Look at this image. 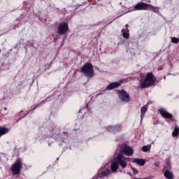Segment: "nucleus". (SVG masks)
I'll return each instance as SVG.
<instances>
[{
	"label": "nucleus",
	"instance_id": "nucleus-11",
	"mask_svg": "<svg viewBox=\"0 0 179 179\" xmlns=\"http://www.w3.org/2000/svg\"><path fill=\"white\" fill-rule=\"evenodd\" d=\"M159 113L164 118H168L169 120H171V118H173V115H171L164 109H160Z\"/></svg>",
	"mask_w": 179,
	"mask_h": 179
},
{
	"label": "nucleus",
	"instance_id": "nucleus-8",
	"mask_svg": "<svg viewBox=\"0 0 179 179\" xmlns=\"http://www.w3.org/2000/svg\"><path fill=\"white\" fill-rule=\"evenodd\" d=\"M111 174V171L108 169H103V168H101L98 171V177H107V176H110Z\"/></svg>",
	"mask_w": 179,
	"mask_h": 179
},
{
	"label": "nucleus",
	"instance_id": "nucleus-9",
	"mask_svg": "<svg viewBox=\"0 0 179 179\" xmlns=\"http://www.w3.org/2000/svg\"><path fill=\"white\" fill-rule=\"evenodd\" d=\"M122 152L126 156H132L134 155V149L129 145H124L122 148Z\"/></svg>",
	"mask_w": 179,
	"mask_h": 179
},
{
	"label": "nucleus",
	"instance_id": "nucleus-1",
	"mask_svg": "<svg viewBox=\"0 0 179 179\" xmlns=\"http://www.w3.org/2000/svg\"><path fill=\"white\" fill-rule=\"evenodd\" d=\"M155 82H156V78L152 73H148L145 78L141 79L138 83V89H146V87H150V86H153L155 85Z\"/></svg>",
	"mask_w": 179,
	"mask_h": 179
},
{
	"label": "nucleus",
	"instance_id": "nucleus-21",
	"mask_svg": "<svg viewBox=\"0 0 179 179\" xmlns=\"http://www.w3.org/2000/svg\"><path fill=\"white\" fill-rule=\"evenodd\" d=\"M131 170H132L134 174H138V170H136V169L132 167Z\"/></svg>",
	"mask_w": 179,
	"mask_h": 179
},
{
	"label": "nucleus",
	"instance_id": "nucleus-3",
	"mask_svg": "<svg viewBox=\"0 0 179 179\" xmlns=\"http://www.w3.org/2000/svg\"><path fill=\"white\" fill-rule=\"evenodd\" d=\"M81 71L87 76V78H93L94 76V70L93 65L90 63H86L81 69Z\"/></svg>",
	"mask_w": 179,
	"mask_h": 179
},
{
	"label": "nucleus",
	"instance_id": "nucleus-15",
	"mask_svg": "<svg viewBox=\"0 0 179 179\" xmlns=\"http://www.w3.org/2000/svg\"><path fill=\"white\" fill-rule=\"evenodd\" d=\"M148 105H145L143 106L141 109V121L143 120V117H145V114L146 113V111H148Z\"/></svg>",
	"mask_w": 179,
	"mask_h": 179
},
{
	"label": "nucleus",
	"instance_id": "nucleus-10",
	"mask_svg": "<svg viewBox=\"0 0 179 179\" xmlns=\"http://www.w3.org/2000/svg\"><path fill=\"white\" fill-rule=\"evenodd\" d=\"M121 83H122V81L112 83L107 86L106 90H113V89H117V87L121 86Z\"/></svg>",
	"mask_w": 179,
	"mask_h": 179
},
{
	"label": "nucleus",
	"instance_id": "nucleus-28",
	"mask_svg": "<svg viewBox=\"0 0 179 179\" xmlns=\"http://www.w3.org/2000/svg\"><path fill=\"white\" fill-rule=\"evenodd\" d=\"M164 79H166V76L164 77Z\"/></svg>",
	"mask_w": 179,
	"mask_h": 179
},
{
	"label": "nucleus",
	"instance_id": "nucleus-29",
	"mask_svg": "<svg viewBox=\"0 0 179 179\" xmlns=\"http://www.w3.org/2000/svg\"><path fill=\"white\" fill-rule=\"evenodd\" d=\"M0 52H1V49H0Z\"/></svg>",
	"mask_w": 179,
	"mask_h": 179
},
{
	"label": "nucleus",
	"instance_id": "nucleus-2",
	"mask_svg": "<svg viewBox=\"0 0 179 179\" xmlns=\"http://www.w3.org/2000/svg\"><path fill=\"white\" fill-rule=\"evenodd\" d=\"M133 10H151L152 12H159V8L146 3H138L134 6Z\"/></svg>",
	"mask_w": 179,
	"mask_h": 179
},
{
	"label": "nucleus",
	"instance_id": "nucleus-7",
	"mask_svg": "<svg viewBox=\"0 0 179 179\" xmlns=\"http://www.w3.org/2000/svg\"><path fill=\"white\" fill-rule=\"evenodd\" d=\"M68 29H69L68 24L66 22H62L59 26L58 31H59V34L62 36L68 31Z\"/></svg>",
	"mask_w": 179,
	"mask_h": 179
},
{
	"label": "nucleus",
	"instance_id": "nucleus-12",
	"mask_svg": "<svg viewBox=\"0 0 179 179\" xmlns=\"http://www.w3.org/2000/svg\"><path fill=\"white\" fill-rule=\"evenodd\" d=\"M107 131L108 132H118V131H121V125L118 124L117 126L113 127V126H109L107 127Z\"/></svg>",
	"mask_w": 179,
	"mask_h": 179
},
{
	"label": "nucleus",
	"instance_id": "nucleus-22",
	"mask_svg": "<svg viewBox=\"0 0 179 179\" xmlns=\"http://www.w3.org/2000/svg\"><path fill=\"white\" fill-rule=\"evenodd\" d=\"M166 164L167 166V167H170V159H166Z\"/></svg>",
	"mask_w": 179,
	"mask_h": 179
},
{
	"label": "nucleus",
	"instance_id": "nucleus-17",
	"mask_svg": "<svg viewBox=\"0 0 179 179\" xmlns=\"http://www.w3.org/2000/svg\"><path fill=\"white\" fill-rule=\"evenodd\" d=\"M122 34L124 38H129V30L128 29H122Z\"/></svg>",
	"mask_w": 179,
	"mask_h": 179
},
{
	"label": "nucleus",
	"instance_id": "nucleus-25",
	"mask_svg": "<svg viewBox=\"0 0 179 179\" xmlns=\"http://www.w3.org/2000/svg\"><path fill=\"white\" fill-rule=\"evenodd\" d=\"M80 111H82V109H80V110H79V113H80Z\"/></svg>",
	"mask_w": 179,
	"mask_h": 179
},
{
	"label": "nucleus",
	"instance_id": "nucleus-23",
	"mask_svg": "<svg viewBox=\"0 0 179 179\" xmlns=\"http://www.w3.org/2000/svg\"><path fill=\"white\" fill-rule=\"evenodd\" d=\"M155 166L156 167H159L160 166V163H159V162H157L155 163Z\"/></svg>",
	"mask_w": 179,
	"mask_h": 179
},
{
	"label": "nucleus",
	"instance_id": "nucleus-16",
	"mask_svg": "<svg viewBox=\"0 0 179 179\" xmlns=\"http://www.w3.org/2000/svg\"><path fill=\"white\" fill-rule=\"evenodd\" d=\"M133 163H136L138 166H145V159L136 158L133 160Z\"/></svg>",
	"mask_w": 179,
	"mask_h": 179
},
{
	"label": "nucleus",
	"instance_id": "nucleus-20",
	"mask_svg": "<svg viewBox=\"0 0 179 179\" xmlns=\"http://www.w3.org/2000/svg\"><path fill=\"white\" fill-rule=\"evenodd\" d=\"M142 150H143V152H149V150H150V146H149V145H144L142 148Z\"/></svg>",
	"mask_w": 179,
	"mask_h": 179
},
{
	"label": "nucleus",
	"instance_id": "nucleus-24",
	"mask_svg": "<svg viewBox=\"0 0 179 179\" xmlns=\"http://www.w3.org/2000/svg\"><path fill=\"white\" fill-rule=\"evenodd\" d=\"M125 27H126V29H128V27H129V25L126 24V25H125Z\"/></svg>",
	"mask_w": 179,
	"mask_h": 179
},
{
	"label": "nucleus",
	"instance_id": "nucleus-14",
	"mask_svg": "<svg viewBox=\"0 0 179 179\" xmlns=\"http://www.w3.org/2000/svg\"><path fill=\"white\" fill-rule=\"evenodd\" d=\"M118 162H117V160H115V158L114 161L112 162L110 166L112 173H115V171L118 170Z\"/></svg>",
	"mask_w": 179,
	"mask_h": 179
},
{
	"label": "nucleus",
	"instance_id": "nucleus-19",
	"mask_svg": "<svg viewBox=\"0 0 179 179\" xmlns=\"http://www.w3.org/2000/svg\"><path fill=\"white\" fill-rule=\"evenodd\" d=\"M171 43L173 44H178L179 43V38H176V37H171Z\"/></svg>",
	"mask_w": 179,
	"mask_h": 179
},
{
	"label": "nucleus",
	"instance_id": "nucleus-18",
	"mask_svg": "<svg viewBox=\"0 0 179 179\" xmlns=\"http://www.w3.org/2000/svg\"><path fill=\"white\" fill-rule=\"evenodd\" d=\"M179 135V128L176 127L173 131L172 132V136H178Z\"/></svg>",
	"mask_w": 179,
	"mask_h": 179
},
{
	"label": "nucleus",
	"instance_id": "nucleus-13",
	"mask_svg": "<svg viewBox=\"0 0 179 179\" xmlns=\"http://www.w3.org/2000/svg\"><path fill=\"white\" fill-rule=\"evenodd\" d=\"M164 176L167 179H173L174 176H173V173L170 172L169 170H166V168L163 169Z\"/></svg>",
	"mask_w": 179,
	"mask_h": 179
},
{
	"label": "nucleus",
	"instance_id": "nucleus-27",
	"mask_svg": "<svg viewBox=\"0 0 179 179\" xmlns=\"http://www.w3.org/2000/svg\"><path fill=\"white\" fill-rule=\"evenodd\" d=\"M4 110H6V108H4Z\"/></svg>",
	"mask_w": 179,
	"mask_h": 179
},
{
	"label": "nucleus",
	"instance_id": "nucleus-5",
	"mask_svg": "<svg viewBox=\"0 0 179 179\" xmlns=\"http://www.w3.org/2000/svg\"><path fill=\"white\" fill-rule=\"evenodd\" d=\"M128 159L122 154H118L117 157H115L116 162H117V164L121 166L122 169H125L128 164Z\"/></svg>",
	"mask_w": 179,
	"mask_h": 179
},
{
	"label": "nucleus",
	"instance_id": "nucleus-26",
	"mask_svg": "<svg viewBox=\"0 0 179 179\" xmlns=\"http://www.w3.org/2000/svg\"><path fill=\"white\" fill-rule=\"evenodd\" d=\"M49 146H51V143H49Z\"/></svg>",
	"mask_w": 179,
	"mask_h": 179
},
{
	"label": "nucleus",
	"instance_id": "nucleus-6",
	"mask_svg": "<svg viewBox=\"0 0 179 179\" xmlns=\"http://www.w3.org/2000/svg\"><path fill=\"white\" fill-rule=\"evenodd\" d=\"M118 94L120 100L124 101V103H128V101H129V94L124 90L119 92Z\"/></svg>",
	"mask_w": 179,
	"mask_h": 179
},
{
	"label": "nucleus",
	"instance_id": "nucleus-4",
	"mask_svg": "<svg viewBox=\"0 0 179 179\" xmlns=\"http://www.w3.org/2000/svg\"><path fill=\"white\" fill-rule=\"evenodd\" d=\"M23 166V164H22V160L20 159H17L14 164L11 167V173L13 176H17L20 173V170L22 169V167Z\"/></svg>",
	"mask_w": 179,
	"mask_h": 179
}]
</instances>
